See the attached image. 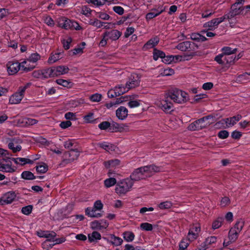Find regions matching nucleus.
<instances>
[{
	"mask_svg": "<svg viewBox=\"0 0 250 250\" xmlns=\"http://www.w3.org/2000/svg\"><path fill=\"white\" fill-rule=\"evenodd\" d=\"M161 167L154 165L146 166L135 169L130 175L132 181H138L151 176L153 173L161 171Z\"/></svg>",
	"mask_w": 250,
	"mask_h": 250,
	"instance_id": "nucleus-1",
	"label": "nucleus"
},
{
	"mask_svg": "<svg viewBox=\"0 0 250 250\" xmlns=\"http://www.w3.org/2000/svg\"><path fill=\"white\" fill-rule=\"evenodd\" d=\"M238 10L232 9L231 11L227 15L223 17L214 19L210 21L207 22L204 24V27L209 30H214L217 28L218 25L226 19H230L234 17L235 15L238 14Z\"/></svg>",
	"mask_w": 250,
	"mask_h": 250,
	"instance_id": "nucleus-2",
	"label": "nucleus"
},
{
	"mask_svg": "<svg viewBox=\"0 0 250 250\" xmlns=\"http://www.w3.org/2000/svg\"><path fill=\"white\" fill-rule=\"evenodd\" d=\"M166 95L170 100L177 104H183L188 100V94L186 92L178 89L170 90Z\"/></svg>",
	"mask_w": 250,
	"mask_h": 250,
	"instance_id": "nucleus-3",
	"label": "nucleus"
},
{
	"mask_svg": "<svg viewBox=\"0 0 250 250\" xmlns=\"http://www.w3.org/2000/svg\"><path fill=\"white\" fill-rule=\"evenodd\" d=\"M176 48L181 51L188 52L189 54L186 55H190V58L191 59L196 54L199 46L194 42L186 41L178 44Z\"/></svg>",
	"mask_w": 250,
	"mask_h": 250,
	"instance_id": "nucleus-4",
	"label": "nucleus"
},
{
	"mask_svg": "<svg viewBox=\"0 0 250 250\" xmlns=\"http://www.w3.org/2000/svg\"><path fill=\"white\" fill-rule=\"evenodd\" d=\"M29 83L19 88L18 91L10 96L9 103L11 104H18L23 98L26 89L28 87Z\"/></svg>",
	"mask_w": 250,
	"mask_h": 250,
	"instance_id": "nucleus-5",
	"label": "nucleus"
},
{
	"mask_svg": "<svg viewBox=\"0 0 250 250\" xmlns=\"http://www.w3.org/2000/svg\"><path fill=\"white\" fill-rule=\"evenodd\" d=\"M57 21L60 27L65 29L74 28L76 30H80L81 29V27L78 22L65 17H62L58 18Z\"/></svg>",
	"mask_w": 250,
	"mask_h": 250,
	"instance_id": "nucleus-6",
	"label": "nucleus"
},
{
	"mask_svg": "<svg viewBox=\"0 0 250 250\" xmlns=\"http://www.w3.org/2000/svg\"><path fill=\"white\" fill-rule=\"evenodd\" d=\"M133 182L130 178L122 180L116 187L115 191L119 194H125L132 187Z\"/></svg>",
	"mask_w": 250,
	"mask_h": 250,
	"instance_id": "nucleus-7",
	"label": "nucleus"
},
{
	"mask_svg": "<svg viewBox=\"0 0 250 250\" xmlns=\"http://www.w3.org/2000/svg\"><path fill=\"white\" fill-rule=\"evenodd\" d=\"M129 90L126 84L125 85L118 84L113 89L109 90L108 91L107 95L108 97L113 98L122 95L127 92Z\"/></svg>",
	"mask_w": 250,
	"mask_h": 250,
	"instance_id": "nucleus-8",
	"label": "nucleus"
},
{
	"mask_svg": "<svg viewBox=\"0 0 250 250\" xmlns=\"http://www.w3.org/2000/svg\"><path fill=\"white\" fill-rule=\"evenodd\" d=\"M166 95L165 99L157 103V105L165 113H170L174 110L173 104Z\"/></svg>",
	"mask_w": 250,
	"mask_h": 250,
	"instance_id": "nucleus-9",
	"label": "nucleus"
},
{
	"mask_svg": "<svg viewBox=\"0 0 250 250\" xmlns=\"http://www.w3.org/2000/svg\"><path fill=\"white\" fill-rule=\"evenodd\" d=\"M16 197L15 192L10 191L2 194L0 198V205L3 206L12 203Z\"/></svg>",
	"mask_w": 250,
	"mask_h": 250,
	"instance_id": "nucleus-10",
	"label": "nucleus"
},
{
	"mask_svg": "<svg viewBox=\"0 0 250 250\" xmlns=\"http://www.w3.org/2000/svg\"><path fill=\"white\" fill-rule=\"evenodd\" d=\"M140 79L141 77L139 74L136 73L131 74L126 83L128 89L130 90L138 86L140 83Z\"/></svg>",
	"mask_w": 250,
	"mask_h": 250,
	"instance_id": "nucleus-11",
	"label": "nucleus"
},
{
	"mask_svg": "<svg viewBox=\"0 0 250 250\" xmlns=\"http://www.w3.org/2000/svg\"><path fill=\"white\" fill-rule=\"evenodd\" d=\"M7 70L9 75H13L16 74L20 69V63L18 62L9 61L6 64Z\"/></svg>",
	"mask_w": 250,
	"mask_h": 250,
	"instance_id": "nucleus-12",
	"label": "nucleus"
},
{
	"mask_svg": "<svg viewBox=\"0 0 250 250\" xmlns=\"http://www.w3.org/2000/svg\"><path fill=\"white\" fill-rule=\"evenodd\" d=\"M108 226V223L104 219L95 220L90 223V227L92 229L102 230L105 229Z\"/></svg>",
	"mask_w": 250,
	"mask_h": 250,
	"instance_id": "nucleus-13",
	"label": "nucleus"
},
{
	"mask_svg": "<svg viewBox=\"0 0 250 250\" xmlns=\"http://www.w3.org/2000/svg\"><path fill=\"white\" fill-rule=\"evenodd\" d=\"M53 77H57L67 73L69 71L68 67L64 65L52 67Z\"/></svg>",
	"mask_w": 250,
	"mask_h": 250,
	"instance_id": "nucleus-14",
	"label": "nucleus"
},
{
	"mask_svg": "<svg viewBox=\"0 0 250 250\" xmlns=\"http://www.w3.org/2000/svg\"><path fill=\"white\" fill-rule=\"evenodd\" d=\"M234 229H231L229 233V241H227L226 240L223 242L224 247H227L231 243L234 242L238 238L239 233L234 230Z\"/></svg>",
	"mask_w": 250,
	"mask_h": 250,
	"instance_id": "nucleus-15",
	"label": "nucleus"
},
{
	"mask_svg": "<svg viewBox=\"0 0 250 250\" xmlns=\"http://www.w3.org/2000/svg\"><path fill=\"white\" fill-rule=\"evenodd\" d=\"M241 118L242 116L238 114L232 117L224 119L221 122L223 124L225 123L226 127H229L234 125L236 123V122L240 121Z\"/></svg>",
	"mask_w": 250,
	"mask_h": 250,
	"instance_id": "nucleus-16",
	"label": "nucleus"
},
{
	"mask_svg": "<svg viewBox=\"0 0 250 250\" xmlns=\"http://www.w3.org/2000/svg\"><path fill=\"white\" fill-rule=\"evenodd\" d=\"M200 231V227L198 225L193 226L190 229L188 235V238L189 241H192L196 239L198 236L199 232Z\"/></svg>",
	"mask_w": 250,
	"mask_h": 250,
	"instance_id": "nucleus-17",
	"label": "nucleus"
},
{
	"mask_svg": "<svg viewBox=\"0 0 250 250\" xmlns=\"http://www.w3.org/2000/svg\"><path fill=\"white\" fill-rule=\"evenodd\" d=\"M122 35V33L118 30H112L109 31H106L104 33V37H107V39L111 41L118 40Z\"/></svg>",
	"mask_w": 250,
	"mask_h": 250,
	"instance_id": "nucleus-18",
	"label": "nucleus"
},
{
	"mask_svg": "<svg viewBox=\"0 0 250 250\" xmlns=\"http://www.w3.org/2000/svg\"><path fill=\"white\" fill-rule=\"evenodd\" d=\"M85 214L92 218H100L102 217V213L94 207H88L85 209Z\"/></svg>",
	"mask_w": 250,
	"mask_h": 250,
	"instance_id": "nucleus-19",
	"label": "nucleus"
},
{
	"mask_svg": "<svg viewBox=\"0 0 250 250\" xmlns=\"http://www.w3.org/2000/svg\"><path fill=\"white\" fill-rule=\"evenodd\" d=\"M116 115L119 120H124L128 115V110L124 106H120L116 110Z\"/></svg>",
	"mask_w": 250,
	"mask_h": 250,
	"instance_id": "nucleus-20",
	"label": "nucleus"
},
{
	"mask_svg": "<svg viewBox=\"0 0 250 250\" xmlns=\"http://www.w3.org/2000/svg\"><path fill=\"white\" fill-rule=\"evenodd\" d=\"M106 240L108 243L115 246H120L123 242L122 238L113 234H111Z\"/></svg>",
	"mask_w": 250,
	"mask_h": 250,
	"instance_id": "nucleus-21",
	"label": "nucleus"
},
{
	"mask_svg": "<svg viewBox=\"0 0 250 250\" xmlns=\"http://www.w3.org/2000/svg\"><path fill=\"white\" fill-rule=\"evenodd\" d=\"M31 62L26 59L20 63L21 69L25 72L33 70L36 66L35 64H30Z\"/></svg>",
	"mask_w": 250,
	"mask_h": 250,
	"instance_id": "nucleus-22",
	"label": "nucleus"
},
{
	"mask_svg": "<svg viewBox=\"0 0 250 250\" xmlns=\"http://www.w3.org/2000/svg\"><path fill=\"white\" fill-rule=\"evenodd\" d=\"M159 42V39L157 37H154L150 39L146 43H145L143 47L144 50L152 48L155 46Z\"/></svg>",
	"mask_w": 250,
	"mask_h": 250,
	"instance_id": "nucleus-23",
	"label": "nucleus"
},
{
	"mask_svg": "<svg viewBox=\"0 0 250 250\" xmlns=\"http://www.w3.org/2000/svg\"><path fill=\"white\" fill-rule=\"evenodd\" d=\"M209 119V116H206L196 120L195 124H196L197 128L201 129L209 125V123L207 122Z\"/></svg>",
	"mask_w": 250,
	"mask_h": 250,
	"instance_id": "nucleus-24",
	"label": "nucleus"
},
{
	"mask_svg": "<svg viewBox=\"0 0 250 250\" xmlns=\"http://www.w3.org/2000/svg\"><path fill=\"white\" fill-rule=\"evenodd\" d=\"M237 48H232L229 46H224L222 48L221 51L223 55H226L230 56V55L234 54L236 53Z\"/></svg>",
	"mask_w": 250,
	"mask_h": 250,
	"instance_id": "nucleus-25",
	"label": "nucleus"
},
{
	"mask_svg": "<svg viewBox=\"0 0 250 250\" xmlns=\"http://www.w3.org/2000/svg\"><path fill=\"white\" fill-rule=\"evenodd\" d=\"M13 160L16 164H20L21 165H23L26 164H32L33 163V161L29 159L24 158L18 157L13 158Z\"/></svg>",
	"mask_w": 250,
	"mask_h": 250,
	"instance_id": "nucleus-26",
	"label": "nucleus"
},
{
	"mask_svg": "<svg viewBox=\"0 0 250 250\" xmlns=\"http://www.w3.org/2000/svg\"><path fill=\"white\" fill-rule=\"evenodd\" d=\"M98 146L107 151L110 152L115 150V146L108 143L103 142L98 144Z\"/></svg>",
	"mask_w": 250,
	"mask_h": 250,
	"instance_id": "nucleus-27",
	"label": "nucleus"
},
{
	"mask_svg": "<svg viewBox=\"0 0 250 250\" xmlns=\"http://www.w3.org/2000/svg\"><path fill=\"white\" fill-rule=\"evenodd\" d=\"M120 161L118 159L111 160L105 162L104 164L106 168L116 167L120 165Z\"/></svg>",
	"mask_w": 250,
	"mask_h": 250,
	"instance_id": "nucleus-28",
	"label": "nucleus"
},
{
	"mask_svg": "<svg viewBox=\"0 0 250 250\" xmlns=\"http://www.w3.org/2000/svg\"><path fill=\"white\" fill-rule=\"evenodd\" d=\"M56 236V234L55 232L47 231L46 236L45 237L46 238V240L43 243L44 247L45 245L47 246L49 242L52 243Z\"/></svg>",
	"mask_w": 250,
	"mask_h": 250,
	"instance_id": "nucleus-29",
	"label": "nucleus"
},
{
	"mask_svg": "<svg viewBox=\"0 0 250 250\" xmlns=\"http://www.w3.org/2000/svg\"><path fill=\"white\" fill-rule=\"evenodd\" d=\"M15 169L11 167L10 164H0V171L3 172L12 173Z\"/></svg>",
	"mask_w": 250,
	"mask_h": 250,
	"instance_id": "nucleus-30",
	"label": "nucleus"
},
{
	"mask_svg": "<svg viewBox=\"0 0 250 250\" xmlns=\"http://www.w3.org/2000/svg\"><path fill=\"white\" fill-rule=\"evenodd\" d=\"M236 57H234L233 56H229L226 55H223V62H224V66H227L230 65L234 63Z\"/></svg>",
	"mask_w": 250,
	"mask_h": 250,
	"instance_id": "nucleus-31",
	"label": "nucleus"
},
{
	"mask_svg": "<svg viewBox=\"0 0 250 250\" xmlns=\"http://www.w3.org/2000/svg\"><path fill=\"white\" fill-rule=\"evenodd\" d=\"M88 239L89 242H93L101 239V235L100 233L94 231L88 235Z\"/></svg>",
	"mask_w": 250,
	"mask_h": 250,
	"instance_id": "nucleus-32",
	"label": "nucleus"
},
{
	"mask_svg": "<svg viewBox=\"0 0 250 250\" xmlns=\"http://www.w3.org/2000/svg\"><path fill=\"white\" fill-rule=\"evenodd\" d=\"M173 63L184 62L191 59L190 55H173Z\"/></svg>",
	"mask_w": 250,
	"mask_h": 250,
	"instance_id": "nucleus-33",
	"label": "nucleus"
},
{
	"mask_svg": "<svg viewBox=\"0 0 250 250\" xmlns=\"http://www.w3.org/2000/svg\"><path fill=\"white\" fill-rule=\"evenodd\" d=\"M62 53L61 52L56 53L51 55L48 60V62L49 64L53 63L58 61L62 58Z\"/></svg>",
	"mask_w": 250,
	"mask_h": 250,
	"instance_id": "nucleus-34",
	"label": "nucleus"
},
{
	"mask_svg": "<svg viewBox=\"0 0 250 250\" xmlns=\"http://www.w3.org/2000/svg\"><path fill=\"white\" fill-rule=\"evenodd\" d=\"M123 236L125 240L127 242H131L133 241L135 238V235L134 233L129 231L124 232Z\"/></svg>",
	"mask_w": 250,
	"mask_h": 250,
	"instance_id": "nucleus-35",
	"label": "nucleus"
},
{
	"mask_svg": "<svg viewBox=\"0 0 250 250\" xmlns=\"http://www.w3.org/2000/svg\"><path fill=\"white\" fill-rule=\"evenodd\" d=\"M41 59V56L37 53L31 54L27 59L30 62L35 64Z\"/></svg>",
	"mask_w": 250,
	"mask_h": 250,
	"instance_id": "nucleus-36",
	"label": "nucleus"
},
{
	"mask_svg": "<svg viewBox=\"0 0 250 250\" xmlns=\"http://www.w3.org/2000/svg\"><path fill=\"white\" fill-rule=\"evenodd\" d=\"M190 39L192 40L198 42H204L207 40V38L197 33H192L190 35Z\"/></svg>",
	"mask_w": 250,
	"mask_h": 250,
	"instance_id": "nucleus-37",
	"label": "nucleus"
},
{
	"mask_svg": "<svg viewBox=\"0 0 250 250\" xmlns=\"http://www.w3.org/2000/svg\"><path fill=\"white\" fill-rule=\"evenodd\" d=\"M14 125L18 126H26V118L21 117L19 119H15L14 121Z\"/></svg>",
	"mask_w": 250,
	"mask_h": 250,
	"instance_id": "nucleus-38",
	"label": "nucleus"
},
{
	"mask_svg": "<svg viewBox=\"0 0 250 250\" xmlns=\"http://www.w3.org/2000/svg\"><path fill=\"white\" fill-rule=\"evenodd\" d=\"M165 55V53L162 51L156 49H154L153 50V59L155 61H157L159 58L163 60Z\"/></svg>",
	"mask_w": 250,
	"mask_h": 250,
	"instance_id": "nucleus-39",
	"label": "nucleus"
},
{
	"mask_svg": "<svg viewBox=\"0 0 250 250\" xmlns=\"http://www.w3.org/2000/svg\"><path fill=\"white\" fill-rule=\"evenodd\" d=\"M21 177L26 180H33L36 178L34 174L30 171H25L21 173Z\"/></svg>",
	"mask_w": 250,
	"mask_h": 250,
	"instance_id": "nucleus-40",
	"label": "nucleus"
},
{
	"mask_svg": "<svg viewBox=\"0 0 250 250\" xmlns=\"http://www.w3.org/2000/svg\"><path fill=\"white\" fill-rule=\"evenodd\" d=\"M244 225V222L242 220H239L238 221L234 227L231 229H234L235 230H236L237 232L239 233L241 231Z\"/></svg>",
	"mask_w": 250,
	"mask_h": 250,
	"instance_id": "nucleus-41",
	"label": "nucleus"
},
{
	"mask_svg": "<svg viewBox=\"0 0 250 250\" xmlns=\"http://www.w3.org/2000/svg\"><path fill=\"white\" fill-rule=\"evenodd\" d=\"M57 84L62 85L66 87H70L71 86V83L67 80L59 79L56 81Z\"/></svg>",
	"mask_w": 250,
	"mask_h": 250,
	"instance_id": "nucleus-42",
	"label": "nucleus"
},
{
	"mask_svg": "<svg viewBox=\"0 0 250 250\" xmlns=\"http://www.w3.org/2000/svg\"><path fill=\"white\" fill-rule=\"evenodd\" d=\"M48 170V166L44 163H42L41 165L36 166V170L38 173H44Z\"/></svg>",
	"mask_w": 250,
	"mask_h": 250,
	"instance_id": "nucleus-43",
	"label": "nucleus"
},
{
	"mask_svg": "<svg viewBox=\"0 0 250 250\" xmlns=\"http://www.w3.org/2000/svg\"><path fill=\"white\" fill-rule=\"evenodd\" d=\"M132 96L129 97V101L127 103L128 106L130 108H135L140 105V101L133 100L131 99Z\"/></svg>",
	"mask_w": 250,
	"mask_h": 250,
	"instance_id": "nucleus-44",
	"label": "nucleus"
},
{
	"mask_svg": "<svg viewBox=\"0 0 250 250\" xmlns=\"http://www.w3.org/2000/svg\"><path fill=\"white\" fill-rule=\"evenodd\" d=\"M42 77L43 78L53 77L51 67L42 70Z\"/></svg>",
	"mask_w": 250,
	"mask_h": 250,
	"instance_id": "nucleus-45",
	"label": "nucleus"
},
{
	"mask_svg": "<svg viewBox=\"0 0 250 250\" xmlns=\"http://www.w3.org/2000/svg\"><path fill=\"white\" fill-rule=\"evenodd\" d=\"M104 185L106 188H110L113 186L116 183V180L115 178L110 177L104 181Z\"/></svg>",
	"mask_w": 250,
	"mask_h": 250,
	"instance_id": "nucleus-46",
	"label": "nucleus"
},
{
	"mask_svg": "<svg viewBox=\"0 0 250 250\" xmlns=\"http://www.w3.org/2000/svg\"><path fill=\"white\" fill-rule=\"evenodd\" d=\"M223 221V217H218L212 223V228L213 229H216L219 228L222 225Z\"/></svg>",
	"mask_w": 250,
	"mask_h": 250,
	"instance_id": "nucleus-47",
	"label": "nucleus"
},
{
	"mask_svg": "<svg viewBox=\"0 0 250 250\" xmlns=\"http://www.w3.org/2000/svg\"><path fill=\"white\" fill-rule=\"evenodd\" d=\"M172 206V204L170 201H165L159 204L158 207L161 209H169Z\"/></svg>",
	"mask_w": 250,
	"mask_h": 250,
	"instance_id": "nucleus-48",
	"label": "nucleus"
},
{
	"mask_svg": "<svg viewBox=\"0 0 250 250\" xmlns=\"http://www.w3.org/2000/svg\"><path fill=\"white\" fill-rule=\"evenodd\" d=\"M89 23L90 24L97 28L102 27L104 25V24L105 23L104 22H102L97 19H95L94 20H91L89 21Z\"/></svg>",
	"mask_w": 250,
	"mask_h": 250,
	"instance_id": "nucleus-49",
	"label": "nucleus"
},
{
	"mask_svg": "<svg viewBox=\"0 0 250 250\" xmlns=\"http://www.w3.org/2000/svg\"><path fill=\"white\" fill-rule=\"evenodd\" d=\"M102 97L101 94L95 93L89 97V99L92 102H99L102 99Z\"/></svg>",
	"mask_w": 250,
	"mask_h": 250,
	"instance_id": "nucleus-50",
	"label": "nucleus"
},
{
	"mask_svg": "<svg viewBox=\"0 0 250 250\" xmlns=\"http://www.w3.org/2000/svg\"><path fill=\"white\" fill-rule=\"evenodd\" d=\"M83 120L86 123H91L94 121V113L90 112L83 117Z\"/></svg>",
	"mask_w": 250,
	"mask_h": 250,
	"instance_id": "nucleus-51",
	"label": "nucleus"
},
{
	"mask_svg": "<svg viewBox=\"0 0 250 250\" xmlns=\"http://www.w3.org/2000/svg\"><path fill=\"white\" fill-rule=\"evenodd\" d=\"M123 101L121 98H118L116 101H111L106 104V106L107 108H110L113 106H115L116 105L121 104Z\"/></svg>",
	"mask_w": 250,
	"mask_h": 250,
	"instance_id": "nucleus-52",
	"label": "nucleus"
},
{
	"mask_svg": "<svg viewBox=\"0 0 250 250\" xmlns=\"http://www.w3.org/2000/svg\"><path fill=\"white\" fill-rule=\"evenodd\" d=\"M140 228L146 231H151L153 229V226L148 223H143L140 225Z\"/></svg>",
	"mask_w": 250,
	"mask_h": 250,
	"instance_id": "nucleus-53",
	"label": "nucleus"
},
{
	"mask_svg": "<svg viewBox=\"0 0 250 250\" xmlns=\"http://www.w3.org/2000/svg\"><path fill=\"white\" fill-rule=\"evenodd\" d=\"M65 241V239L64 237H61L59 238H56V237L54 238L53 242L52 243L49 244V248H52L53 246L62 243L64 242Z\"/></svg>",
	"mask_w": 250,
	"mask_h": 250,
	"instance_id": "nucleus-54",
	"label": "nucleus"
},
{
	"mask_svg": "<svg viewBox=\"0 0 250 250\" xmlns=\"http://www.w3.org/2000/svg\"><path fill=\"white\" fill-rule=\"evenodd\" d=\"M88 3H92L95 6H100L104 4V0H86Z\"/></svg>",
	"mask_w": 250,
	"mask_h": 250,
	"instance_id": "nucleus-55",
	"label": "nucleus"
},
{
	"mask_svg": "<svg viewBox=\"0 0 250 250\" xmlns=\"http://www.w3.org/2000/svg\"><path fill=\"white\" fill-rule=\"evenodd\" d=\"M173 55H168L164 57L162 61L163 62L166 64H170L173 63Z\"/></svg>",
	"mask_w": 250,
	"mask_h": 250,
	"instance_id": "nucleus-56",
	"label": "nucleus"
},
{
	"mask_svg": "<svg viewBox=\"0 0 250 250\" xmlns=\"http://www.w3.org/2000/svg\"><path fill=\"white\" fill-rule=\"evenodd\" d=\"M71 42L72 39L70 37H67L66 39L63 40L62 43L65 49L67 50L70 48V44Z\"/></svg>",
	"mask_w": 250,
	"mask_h": 250,
	"instance_id": "nucleus-57",
	"label": "nucleus"
},
{
	"mask_svg": "<svg viewBox=\"0 0 250 250\" xmlns=\"http://www.w3.org/2000/svg\"><path fill=\"white\" fill-rule=\"evenodd\" d=\"M160 15V12H158V13H153L151 10H150V11L146 14V19L147 21H149L150 20Z\"/></svg>",
	"mask_w": 250,
	"mask_h": 250,
	"instance_id": "nucleus-58",
	"label": "nucleus"
},
{
	"mask_svg": "<svg viewBox=\"0 0 250 250\" xmlns=\"http://www.w3.org/2000/svg\"><path fill=\"white\" fill-rule=\"evenodd\" d=\"M8 147L10 149L12 150L13 152L20 151L21 149V147L20 145H17L16 146H14V144L13 142H10L8 144Z\"/></svg>",
	"mask_w": 250,
	"mask_h": 250,
	"instance_id": "nucleus-59",
	"label": "nucleus"
},
{
	"mask_svg": "<svg viewBox=\"0 0 250 250\" xmlns=\"http://www.w3.org/2000/svg\"><path fill=\"white\" fill-rule=\"evenodd\" d=\"M93 207L100 212L103 208V204L101 200H98L94 202Z\"/></svg>",
	"mask_w": 250,
	"mask_h": 250,
	"instance_id": "nucleus-60",
	"label": "nucleus"
},
{
	"mask_svg": "<svg viewBox=\"0 0 250 250\" xmlns=\"http://www.w3.org/2000/svg\"><path fill=\"white\" fill-rule=\"evenodd\" d=\"M32 206L31 205L24 207L21 209V212L25 215H29L32 210Z\"/></svg>",
	"mask_w": 250,
	"mask_h": 250,
	"instance_id": "nucleus-61",
	"label": "nucleus"
},
{
	"mask_svg": "<svg viewBox=\"0 0 250 250\" xmlns=\"http://www.w3.org/2000/svg\"><path fill=\"white\" fill-rule=\"evenodd\" d=\"M68 155H69V157L72 156V158L69 159V160L73 161L78 158V157L79 155V154L78 151H75V150H71L69 151Z\"/></svg>",
	"mask_w": 250,
	"mask_h": 250,
	"instance_id": "nucleus-62",
	"label": "nucleus"
},
{
	"mask_svg": "<svg viewBox=\"0 0 250 250\" xmlns=\"http://www.w3.org/2000/svg\"><path fill=\"white\" fill-rule=\"evenodd\" d=\"M98 126L102 130H105L110 128V123L107 121L103 122L99 124Z\"/></svg>",
	"mask_w": 250,
	"mask_h": 250,
	"instance_id": "nucleus-63",
	"label": "nucleus"
},
{
	"mask_svg": "<svg viewBox=\"0 0 250 250\" xmlns=\"http://www.w3.org/2000/svg\"><path fill=\"white\" fill-rule=\"evenodd\" d=\"M189 244L187 240H183L179 244V250H186Z\"/></svg>",
	"mask_w": 250,
	"mask_h": 250,
	"instance_id": "nucleus-64",
	"label": "nucleus"
}]
</instances>
